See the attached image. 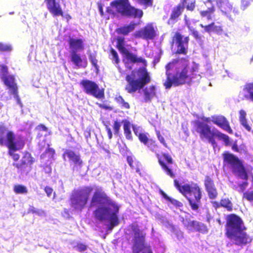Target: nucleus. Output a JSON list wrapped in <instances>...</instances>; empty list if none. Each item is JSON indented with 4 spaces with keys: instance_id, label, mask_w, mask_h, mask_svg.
I'll return each mask as SVG.
<instances>
[{
    "instance_id": "1",
    "label": "nucleus",
    "mask_w": 253,
    "mask_h": 253,
    "mask_svg": "<svg viewBox=\"0 0 253 253\" xmlns=\"http://www.w3.org/2000/svg\"><path fill=\"white\" fill-rule=\"evenodd\" d=\"M199 65L193 62L189 65L187 57L173 60L166 67L167 80L164 85L169 89L172 85L178 86L189 81H199L201 76L198 74Z\"/></svg>"
},
{
    "instance_id": "2",
    "label": "nucleus",
    "mask_w": 253,
    "mask_h": 253,
    "mask_svg": "<svg viewBox=\"0 0 253 253\" xmlns=\"http://www.w3.org/2000/svg\"><path fill=\"white\" fill-rule=\"evenodd\" d=\"M90 207H97L94 211L95 217L107 223L109 229H112L119 224V206L101 190L97 189L94 192Z\"/></svg>"
},
{
    "instance_id": "3",
    "label": "nucleus",
    "mask_w": 253,
    "mask_h": 253,
    "mask_svg": "<svg viewBox=\"0 0 253 253\" xmlns=\"http://www.w3.org/2000/svg\"><path fill=\"white\" fill-rule=\"evenodd\" d=\"M246 227L242 220L235 214L227 216L226 235L237 245H245L250 243L252 239L244 231Z\"/></svg>"
},
{
    "instance_id": "4",
    "label": "nucleus",
    "mask_w": 253,
    "mask_h": 253,
    "mask_svg": "<svg viewBox=\"0 0 253 253\" xmlns=\"http://www.w3.org/2000/svg\"><path fill=\"white\" fill-rule=\"evenodd\" d=\"M203 121H197L195 122L196 131L199 133L200 138L206 139L211 143L214 147V137L219 139L221 137V133L215 129H211L210 125L211 122L221 127V118L220 117L212 116L211 118H204Z\"/></svg>"
},
{
    "instance_id": "5",
    "label": "nucleus",
    "mask_w": 253,
    "mask_h": 253,
    "mask_svg": "<svg viewBox=\"0 0 253 253\" xmlns=\"http://www.w3.org/2000/svg\"><path fill=\"white\" fill-rule=\"evenodd\" d=\"M174 186L188 199L192 210L197 211L201 204V190L196 183L180 185L177 180L174 181Z\"/></svg>"
},
{
    "instance_id": "6",
    "label": "nucleus",
    "mask_w": 253,
    "mask_h": 253,
    "mask_svg": "<svg viewBox=\"0 0 253 253\" xmlns=\"http://www.w3.org/2000/svg\"><path fill=\"white\" fill-rule=\"evenodd\" d=\"M22 140L15 139L14 133L9 131L3 125H0V145L6 146L9 149V154L14 161L19 159L18 154L15 151L21 149L24 146Z\"/></svg>"
},
{
    "instance_id": "7",
    "label": "nucleus",
    "mask_w": 253,
    "mask_h": 253,
    "mask_svg": "<svg viewBox=\"0 0 253 253\" xmlns=\"http://www.w3.org/2000/svg\"><path fill=\"white\" fill-rule=\"evenodd\" d=\"M126 81L127 84L126 89L128 93H133L142 88L150 81V78L145 68H140L137 72L132 71L131 74L127 75Z\"/></svg>"
},
{
    "instance_id": "8",
    "label": "nucleus",
    "mask_w": 253,
    "mask_h": 253,
    "mask_svg": "<svg viewBox=\"0 0 253 253\" xmlns=\"http://www.w3.org/2000/svg\"><path fill=\"white\" fill-rule=\"evenodd\" d=\"M112 8L122 15L127 17H141L143 12L130 5L128 0H116L111 3Z\"/></svg>"
},
{
    "instance_id": "9",
    "label": "nucleus",
    "mask_w": 253,
    "mask_h": 253,
    "mask_svg": "<svg viewBox=\"0 0 253 253\" xmlns=\"http://www.w3.org/2000/svg\"><path fill=\"white\" fill-rule=\"evenodd\" d=\"M131 229L133 234V253H139L141 252V253H152L150 247L145 244L144 234L138 225L136 224H132Z\"/></svg>"
},
{
    "instance_id": "10",
    "label": "nucleus",
    "mask_w": 253,
    "mask_h": 253,
    "mask_svg": "<svg viewBox=\"0 0 253 253\" xmlns=\"http://www.w3.org/2000/svg\"><path fill=\"white\" fill-rule=\"evenodd\" d=\"M91 190V188L86 187L74 191L71 198L72 207L80 211L83 209L87 203Z\"/></svg>"
},
{
    "instance_id": "11",
    "label": "nucleus",
    "mask_w": 253,
    "mask_h": 253,
    "mask_svg": "<svg viewBox=\"0 0 253 253\" xmlns=\"http://www.w3.org/2000/svg\"><path fill=\"white\" fill-rule=\"evenodd\" d=\"M83 91L88 95H90L97 99L104 98V92L100 89L95 82L88 80H83L80 82Z\"/></svg>"
},
{
    "instance_id": "12",
    "label": "nucleus",
    "mask_w": 253,
    "mask_h": 253,
    "mask_svg": "<svg viewBox=\"0 0 253 253\" xmlns=\"http://www.w3.org/2000/svg\"><path fill=\"white\" fill-rule=\"evenodd\" d=\"M224 160L230 164L233 167L234 170L243 179H247V174L245 169L240 162L238 158L232 154L225 152L224 154Z\"/></svg>"
},
{
    "instance_id": "13",
    "label": "nucleus",
    "mask_w": 253,
    "mask_h": 253,
    "mask_svg": "<svg viewBox=\"0 0 253 253\" xmlns=\"http://www.w3.org/2000/svg\"><path fill=\"white\" fill-rule=\"evenodd\" d=\"M2 80L7 87L9 94L12 95L14 98L16 100L17 103L22 106V103L18 94V88L17 84L15 82L14 77L12 75H9L6 77L3 76Z\"/></svg>"
},
{
    "instance_id": "14",
    "label": "nucleus",
    "mask_w": 253,
    "mask_h": 253,
    "mask_svg": "<svg viewBox=\"0 0 253 253\" xmlns=\"http://www.w3.org/2000/svg\"><path fill=\"white\" fill-rule=\"evenodd\" d=\"M118 48L119 50L122 53H124L126 55V61L124 60L126 68L131 70V66L129 65V63H142L144 65H146V60L142 57H137V56L129 51L124 47V44L117 45Z\"/></svg>"
},
{
    "instance_id": "15",
    "label": "nucleus",
    "mask_w": 253,
    "mask_h": 253,
    "mask_svg": "<svg viewBox=\"0 0 253 253\" xmlns=\"http://www.w3.org/2000/svg\"><path fill=\"white\" fill-rule=\"evenodd\" d=\"M172 42L177 46V52L186 54L187 52L189 38L183 37L181 34L176 33L173 38Z\"/></svg>"
},
{
    "instance_id": "16",
    "label": "nucleus",
    "mask_w": 253,
    "mask_h": 253,
    "mask_svg": "<svg viewBox=\"0 0 253 253\" xmlns=\"http://www.w3.org/2000/svg\"><path fill=\"white\" fill-rule=\"evenodd\" d=\"M63 157L65 160H66V158H67L70 163L74 165L73 169L74 170H78L81 168L83 165V161L79 154L76 153L75 152L70 150H66L64 152Z\"/></svg>"
},
{
    "instance_id": "17",
    "label": "nucleus",
    "mask_w": 253,
    "mask_h": 253,
    "mask_svg": "<svg viewBox=\"0 0 253 253\" xmlns=\"http://www.w3.org/2000/svg\"><path fill=\"white\" fill-rule=\"evenodd\" d=\"M136 37L144 40H152L156 36L154 28L152 24H148L136 33Z\"/></svg>"
},
{
    "instance_id": "18",
    "label": "nucleus",
    "mask_w": 253,
    "mask_h": 253,
    "mask_svg": "<svg viewBox=\"0 0 253 253\" xmlns=\"http://www.w3.org/2000/svg\"><path fill=\"white\" fill-rule=\"evenodd\" d=\"M45 1L48 10L53 16H63V12L59 3V0H45Z\"/></svg>"
},
{
    "instance_id": "19",
    "label": "nucleus",
    "mask_w": 253,
    "mask_h": 253,
    "mask_svg": "<svg viewBox=\"0 0 253 253\" xmlns=\"http://www.w3.org/2000/svg\"><path fill=\"white\" fill-rule=\"evenodd\" d=\"M70 52H78L84 48V42L81 39L69 37L68 41Z\"/></svg>"
},
{
    "instance_id": "20",
    "label": "nucleus",
    "mask_w": 253,
    "mask_h": 253,
    "mask_svg": "<svg viewBox=\"0 0 253 253\" xmlns=\"http://www.w3.org/2000/svg\"><path fill=\"white\" fill-rule=\"evenodd\" d=\"M157 158L158 159L159 163L163 170L168 175H169L171 177H173L174 175L173 172L165 163V161H166L168 164H171L172 161V158L168 155L165 154L162 156H160L159 155H157Z\"/></svg>"
},
{
    "instance_id": "21",
    "label": "nucleus",
    "mask_w": 253,
    "mask_h": 253,
    "mask_svg": "<svg viewBox=\"0 0 253 253\" xmlns=\"http://www.w3.org/2000/svg\"><path fill=\"white\" fill-rule=\"evenodd\" d=\"M205 186L211 199L214 198L217 195V192L214 188L213 181L209 176H206L205 180Z\"/></svg>"
},
{
    "instance_id": "22",
    "label": "nucleus",
    "mask_w": 253,
    "mask_h": 253,
    "mask_svg": "<svg viewBox=\"0 0 253 253\" xmlns=\"http://www.w3.org/2000/svg\"><path fill=\"white\" fill-rule=\"evenodd\" d=\"M183 9L184 5L183 4H179L176 7L174 8L168 21V24L169 25H172L174 24L177 20L179 16L181 14Z\"/></svg>"
},
{
    "instance_id": "23",
    "label": "nucleus",
    "mask_w": 253,
    "mask_h": 253,
    "mask_svg": "<svg viewBox=\"0 0 253 253\" xmlns=\"http://www.w3.org/2000/svg\"><path fill=\"white\" fill-rule=\"evenodd\" d=\"M161 222L166 227L169 228L171 229V231L173 232L174 234L175 235L178 240L180 241L183 239V233L180 230L173 226L167 220L166 218H163V219H162Z\"/></svg>"
},
{
    "instance_id": "24",
    "label": "nucleus",
    "mask_w": 253,
    "mask_h": 253,
    "mask_svg": "<svg viewBox=\"0 0 253 253\" xmlns=\"http://www.w3.org/2000/svg\"><path fill=\"white\" fill-rule=\"evenodd\" d=\"M187 229L191 231H197L203 232L206 230V227L203 223L191 220Z\"/></svg>"
},
{
    "instance_id": "25",
    "label": "nucleus",
    "mask_w": 253,
    "mask_h": 253,
    "mask_svg": "<svg viewBox=\"0 0 253 253\" xmlns=\"http://www.w3.org/2000/svg\"><path fill=\"white\" fill-rule=\"evenodd\" d=\"M135 27V24L133 23H130L129 25H125L117 28L116 32L118 34H122L124 36L127 35L129 33L133 31Z\"/></svg>"
},
{
    "instance_id": "26",
    "label": "nucleus",
    "mask_w": 253,
    "mask_h": 253,
    "mask_svg": "<svg viewBox=\"0 0 253 253\" xmlns=\"http://www.w3.org/2000/svg\"><path fill=\"white\" fill-rule=\"evenodd\" d=\"M143 91L145 102L150 101L156 95V88L154 85L146 87Z\"/></svg>"
},
{
    "instance_id": "27",
    "label": "nucleus",
    "mask_w": 253,
    "mask_h": 253,
    "mask_svg": "<svg viewBox=\"0 0 253 253\" xmlns=\"http://www.w3.org/2000/svg\"><path fill=\"white\" fill-rule=\"evenodd\" d=\"M222 142L226 146H231L234 151H238V146L236 141H233L228 136L222 133Z\"/></svg>"
},
{
    "instance_id": "28",
    "label": "nucleus",
    "mask_w": 253,
    "mask_h": 253,
    "mask_svg": "<svg viewBox=\"0 0 253 253\" xmlns=\"http://www.w3.org/2000/svg\"><path fill=\"white\" fill-rule=\"evenodd\" d=\"M31 159V158L30 157V154L28 153H27L25 154L24 157L22 159V163L21 164L14 163L13 164V166L16 167L22 173L23 169L25 167V166L27 163L30 162Z\"/></svg>"
},
{
    "instance_id": "29",
    "label": "nucleus",
    "mask_w": 253,
    "mask_h": 253,
    "mask_svg": "<svg viewBox=\"0 0 253 253\" xmlns=\"http://www.w3.org/2000/svg\"><path fill=\"white\" fill-rule=\"evenodd\" d=\"M71 61L78 68L84 67L82 65L83 60L80 54L77 52H70Z\"/></svg>"
},
{
    "instance_id": "30",
    "label": "nucleus",
    "mask_w": 253,
    "mask_h": 253,
    "mask_svg": "<svg viewBox=\"0 0 253 253\" xmlns=\"http://www.w3.org/2000/svg\"><path fill=\"white\" fill-rule=\"evenodd\" d=\"M47 148L46 149L44 153L41 155V158L42 159H44L46 157L48 158L47 161L51 162L53 159L55 151L54 149L49 147V144H46Z\"/></svg>"
},
{
    "instance_id": "31",
    "label": "nucleus",
    "mask_w": 253,
    "mask_h": 253,
    "mask_svg": "<svg viewBox=\"0 0 253 253\" xmlns=\"http://www.w3.org/2000/svg\"><path fill=\"white\" fill-rule=\"evenodd\" d=\"M124 133L127 139L132 140V135L130 130L131 124L127 121H124Z\"/></svg>"
},
{
    "instance_id": "32",
    "label": "nucleus",
    "mask_w": 253,
    "mask_h": 253,
    "mask_svg": "<svg viewBox=\"0 0 253 253\" xmlns=\"http://www.w3.org/2000/svg\"><path fill=\"white\" fill-rule=\"evenodd\" d=\"M224 5V8L225 9V15L228 17L230 20H232V19L231 15H229V13L232 11V5L229 3L228 0H222V5Z\"/></svg>"
},
{
    "instance_id": "33",
    "label": "nucleus",
    "mask_w": 253,
    "mask_h": 253,
    "mask_svg": "<svg viewBox=\"0 0 253 253\" xmlns=\"http://www.w3.org/2000/svg\"><path fill=\"white\" fill-rule=\"evenodd\" d=\"M200 26L204 28V32L210 33L211 32H218V27L214 25L213 23H212L211 24H209L207 26H204L203 24H201Z\"/></svg>"
},
{
    "instance_id": "34",
    "label": "nucleus",
    "mask_w": 253,
    "mask_h": 253,
    "mask_svg": "<svg viewBox=\"0 0 253 253\" xmlns=\"http://www.w3.org/2000/svg\"><path fill=\"white\" fill-rule=\"evenodd\" d=\"M14 191L16 194H25L28 192L27 187L22 185H16L14 187Z\"/></svg>"
},
{
    "instance_id": "35",
    "label": "nucleus",
    "mask_w": 253,
    "mask_h": 253,
    "mask_svg": "<svg viewBox=\"0 0 253 253\" xmlns=\"http://www.w3.org/2000/svg\"><path fill=\"white\" fill-rule=\"evenodd\" d=\"M162 195L163 197L167 201L170 202L172 205L175 206L176 207H181L182 206V204L178 201L176 200H175L172 198L169 197L166 193L162 192Z\"/></svg>"
},
{
    "instance_id": "36",
    "label": "nucleus",
    "mask_w": 253,
    "mask_h": 253,
    "mask_svg": "<svg viewBox=\"0 0 253 253\" xmlns=\"http://www.w3.org/2000/svg\"><path fill=\"white\" fill-rule=\"evenodd\" d=\"M214 11V8L213 7H210L208 8V9L205 11H201L200 12L201 15L203 18H206L207 20L211 19V14Z\"/></svg>"
},
{
    "instance_id": "37",
    "label": "nucleus",
    "mask_w": 253,
    "mask_h": 253,
    "mask_svg": "<svg viewBox=\"0 0 253 253\" xmlns=\"http://www.w3.org/2000/svg\"><path fill=\"white\" fill-rule=\"evenodd\" d=\"M222 129L230 134L233 133V130L230 126L228 121L223 116H222Z\"/></svg>"
},
{
    "instance_id": "38",
    "label": "nucleus",
    "mask_w": 253,
    "mask_h": 253,
    "mask_svg": "<svg viewBox=\"0 0 253 253\" xmlns=\"http://www.w3.org/2000/svg\"><path fill=\"white\" fill-rule=\"evenodd\" d=\"M244 90L248 92L250 99L253 101V82L246 84Z\"/></svg>"
},
{
    "instance_id": "39",
    "label": "nucleus",
    "mask_w": 253,
    "mask_h": 253,
    "mask_svg": "<svg viewBox=\"0 0 253 253\" xmlns=\"http://www.w3.org/2000/svg\"><path fill=\"white\" fill-rule=\"evenodd\" d=\"M184 6L186 5V8L189 10H193L195 6V0H183L182 3Z\"/></svg>"
},
{
    "instance_id": "40",
    "label": "nucleus",
    "mask_w": 253,
    "mask_h": 253,
    "mask_svg": "<svg viewBox=\"0 0 253 253\" xmlns=\"http://www.w3.org/2000/svg\"><path fill=\"white\" fill-rule=\"evenodd\" d=\"M116 100L122 108L125 109L129 108L130 107L129 104L126 102L122 96H119L118 97H117L116 98Z\"/></svg>"
},
{
    "instance_id": "41",
    "label": "nucleus",
    "mask_w": 253,
    "mask_h": 253,
    "mask_svg": "<svg viewBox=\"0 0 253 253\" xmlns=\"http://www.w3.org/2000/svg\"><path fill=\"white\" fill-rule=\"evenodd\" d=\"M222 207L227 209L228 211L232 210V204L228 199L222 200Z\"/></svg>"
},
{
    "instance_id": "42",
    "label": "nucleus",
    "mask_w": 253,
    "mask_h": 253,
    "mask_svg": "<svg viewBox=\"0 0 253 253\" xmlns=\"http://www.w3.org/2000/svg\"><path fill=\"white\" fill-rule=\"evenodd\" d=\"M138 138L139 140L144 145H146L148 143V141L150 140L147 135V133H145L139 134Z\"/></svg>"
},
{
    "instance_id": "43",
    "label": "nucleus",
    "mask_w": 253,
    "mask_h": 253,
    "mask_svg": "<svg viewBox=\"0 0 253 253\" xmlns=\"http://www.w3.org/2000/svg\"><path fill=\"white\" fill-rule=\"evenodd\" d=\"M8 75L7 67L4 65L1 66L0 69V76L1 79H3V76L6 77Z\"/></svg>"
},
{
    "instance_id": "44",
    "label": "nucleus",
    "mask_w": 253,
    "mask_h": 253,
    "mask_svg": "<svg viewBox=\"0 0 253 253\" xmlns=\"http://www.w3.org/2000/svg\"><path fill=\"white\" fill-rule=\"evenodd\" d=\"M11 50V46L7 44L0 42V51H9Z\"/></svg>"
},
{
    "instance_id": "45",
    "label": "nucleus",
    "mask_w": 253,
    "mask_h": 253,
    "mask_svg": "<svg viewBox=\"0 0 253 253\" xmlns=\"http://www.w3.org/2000/svg\"><path fill=\"white\" fill-rule=\"evenodd\" d=\"M151 151H154L156 148L157 147V145L155 143V142L153 141L152 139H150L147 144L146 145Z\"/></svg>"
},
{
    "instance_id": "46",
    "label": "nucleus",
    "mask_w": 253,
    "mask_h": 253,
    "mask_svg": "<svg viewBox=\"0 0 253 253\" xmlns=\"http://www.w3.org/2000/svg\"><path fill=\"white\" fill-rule=\"evenodd\" d=\"M244 198L249 201H253V191H248L244 193Z\"/></svg>"
},
{
    "instance_id": "47",
    "label": "nucleus",
    "mask_w": 253,
    "mask_h": 253,
    "mask_svg": "<svg viewBox=\"0 0 253 253\" xmlns=\"http://www.w3.org/2000/svg\"><path fill=\"white\" fill-rule=\"evenodd\" d=\"M138 3L145 6H149L152 5V0H136Z\"/></svg>"
},
{
    "instance_id": "48",
    "label": "nucleus",
    "mask_w": 253,
    "mask_h": 253,
    "mask_svg": "<svg viewBox=\"0 0 253 253\" xmlns=\"http://www.w3.org/2000/svg\"><path fill=\"white\" fill-rule=\"evenodd\" d=\"M156 134H157V136L158 140L160 141V142L162 144H163V145L165 147H167V143L165 142V139L163 137V136H162L161 135L160 132L159 131H158V130H156Z\"/></svg>"
},
{
    "instance_id": "49",
    "label": "nucleus",
    "mask_w": 253,
    "mask_h": 253,
    "mask_svg": "<svg viewBox=\"0 0 253 253\" xmlns=\"http://www.w3.org/2000/svg\"><path fill=\"white\" fill-rule=\"evenodd\" d=\"M121 126V124L120 122H118V121H115L114 122L113 128L115 134H118L119 133Z\"/></svg>"
},
{
    "instance_id": "50",
    "label": "nucleus",
    "mask_w": 253,
    "mask_h": 253,
    "mask_svg": "<svg viewBox=\"0 0 253 253\" xmlns=\"http://www.w3.org/2000/svg\"><path fill=\"white\" fill-rule=\"evenodd\" d=\"M132 127L134 133L138 137L139 136V134H141L142 133L141 132V128L139 126H137L132 125Z\"/></svg>"
},
{
    "instance_id": "51",
    "label": "nucleus",
    "mask_w": 253,
    "mask_h": 253,
    "mask_svg": "<svg viewBox=\"0 0 253 253\" xmlns=\"http://www.w3.org/2000/svg\"><path fill=\"white\" fill-rule=\"evenodd\" d=\"M89 59L92 64L94 66L96 67L97 60L96 59V57L94 54H90L89 56Z\"/></svg>"
},
{
    "instance_id": "52",
    "label": "nucleus",
    "mask_w": 253,
    "mask_h": 253,
    "mask_svg": "<svg viewBox=\"0 0 253 253\" xmlns=\"http://www.w3.org/2000/svg\"><path fill=\"white\" fill-rule=\"evenodd\" d=\"M240 122L246 130H247L249 131H251V127L248 124L247 120L240 121Z\"/></svg>"
},
{
    "instance_id": "53",
    "label": "nucleus",
    "mask_w": 253,
    "mask_h": 253,
    "mask_svg": "<svg viewBox=\"0 0 253 253\" xmlns=\"http://www.w3.org/2000/svg\"><path fill=\"white\" fill-rule=\"evenodd\" d=\"M77 250L80 252H83L86 250L87 246L83 244H78L76 247Z\"/></svg>"
},
{
    "instance_id": "54",
    "label": "nucleus",
    "mask_w": 253,
    "mask_h": 253,
    "mask_svg": "<svg viewBox=\"0 0 253 253\" xmlns=\"http://www.w3.org/2000/svg\"><path fill=\"white\" fill-rule=\"evenodd\" d=\"M239 114H240V116H239V121H240L247 120V119H246L247 114H246V112L244 110H240L239 112Z\"/></svg>"
},
{
    "instance_id": "55",
    "label": "nucleus",
    "mask_w": 253,
    "mask_h": 253,
    "mask_svg": "<svg viewBox=\"0 0 253 253\" xmlns=\"http://www.w3.org/2000/svg\"><path fill=\"white\" fill-rule=\"evenodd\" d=\"M190 31L191 32L192 35L196 39H201V37L199 35L198 32L196 31L194 28L191 29V30H190Z\"/></svg>"
},
{
    "instance_id": "56",
    "label": "nucleus",
    "mask_w": 253,
    "mask_h": 253,
    "mask_svg": "<svg viewBox=\"0 0 253 253\" xmlns=\"http://www.w3.org/2000/svg\"><path fill=\"white\" fill-rule=\"evenodd\" d=\"M111 54L114 59L115 63H118L119 62V57L117 52L113 49L111 50Z\"/></svg>"
},
{
    "instance_id": "57",
    "label": "nucleus",
    "mask_w": 253,
    "mask_h": 253,
    "mask_svg": "<svg viewBox=\"0 0 253 253\" xmlns=\"http://www.w3.org/2000/svg\"><path fill=\"white\" fill-rule=\"evenodd\" d=\"M250 4L249 0H242L241 9L244 10Z\"/></svg>"
},
{
    "instance_id": "58",
    "label": "nucleus",
    "mask_w": 253,
    "mask_h": 253,
    "mask_svg": "<svg viewBox=\"0 0 253 253\" xmlns=\"http://www.w3.org/2000/svg\"><path fill=\"white\" fill-rule=\"evenodd\" d=\"M44 191L46 193L47 196L48 197H50L53 192V189L49 186H46L44 188Z\"/></svg>"
},
{
    "instance_id": "59",
    "label": "nucleus",
    "mask_w": 253,
    "mask_h": 253,
    "mask_svg": "<svg viewBox=\"0 0 253 253\" xmlns=\"http://www.w3.org/2000/svg\"><path fill=\"white\" fill-rule=\"evenodd\" d=\"M35 214L39 216H44L45 212L42 210L37 209Z\"/></svg>"
},
{
    "instance_id": "60",
    "label": "nucleus",
    "mask_w": 253,
    "mask_h": 253,
    "mask_svg": "<svg viewBox=\"0 0 253 253\" xmlns=\"http://www.w3.org/2000/svg\"><path fill=\"white\" fill-rule=\"evenodd\" d=\"M185 24L189 29V31L191 30V29L193 28V27L191 26V22L189 20L187 19V17L185 16Z\"/></svg>"
},
{
    "instance_id": "61",
    "label": "nucleus",
    "mask_w": 253,
    "mask_h": 253,
    "mask_svg": "<svg viewBox=\"0 0 253 253\" xmlns=\"http://www.w3.org/2000/svg\"><path fill=\"white\" fill-rule=\"evenodd\" d=\"M191 221V220L190 219H184V218H182L183 224L184 225V226L186 227V228H187V227L189 225Z\"/></svg>"
},
{
    "instance_id": "62",
    "label": "nucleus",
    "mask_w": 253,
    "mask_h": 253,
    "mask_svg": "<svg viewBox=\"0 0 253 253\" xmlns=\"http://www.w3.org/2000/svg\"><path fill=\"white\" fill-rule=\"evenodd\" d=\"M37 128L40 130H42V131H46L47 130V127L43 125H39L37 126Z\"/></svg>"
},
{
    "instance_id": "63",
    "label": "nucleus",
    "mask_w": 253,
    "mask_h": 253,
    "mask_svg": "<svg viewBox=\"0 0 253 253\" xmlns=\"http://www.w3.org/2000/svg\"><path fill=\"white\" fill-rule=\"evenodd\" d=\"M118 45L124 44V38L118 37L117 39Z\"/></svg>"
},
{
    "instance_id": "64",
    "label": "nucleus",
    "mask_w": 253,
    "mask_h": 253,
    "mask_svg": "<svg viewBox=\"0 0 253 253\" xmlns=\"http://www.w3.org/2000/svg\"><path fill=\"white\" fill-rule=\"evenodd\" d=\"M37 209L33 206H30L28 209V213H35Z\"/></svg>"
}]
</instances>
